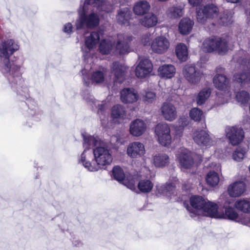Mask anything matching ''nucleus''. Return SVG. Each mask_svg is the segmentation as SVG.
Instances as JSON below:
<instances>
[{"instance_id": "nucleus-12", "label": "nucleus", "mask_w": 250, "mask_h": 250, "mask_svg": "<svg viewBox=\"0 0 250 250\" xmlns=\"http://www.w3.org/2000/svg\"><path fill=\"white\" fill-rule=\"evenodd\" d=\"M226 136L233 146L238 145L244 138V131L237 126H229L226 129Z\"/></svg>"}, {"instance_id": "nucleus-51", "label": "nucleus", "mask_w": 250, "mask_h": 250, "mask_svg": "<svg viewBox=\"0 0 250 250\" xmlns=\"http://www.w3.org/2000/svg\"><path fill=\"white\" fill-rule=\"evenodd\" d=\"M150 34L149 33H147L144 35L142 38L141 42L144 45H147L150 44Z\"/></svg>"}, {"instance_id": "nucleus-21", "label": "nucleus", "mask_w": 250, "mask_h": 250, "mask_svg": "<svg viewBox=\"0 0 250 250\" xmlns=\"http://www.w3.org/2000/svg\"><path fill=\"white\" fill-rule=\"evenodd\" d=\"M121 100L124 103H133L139 98L137 92L133 88H126L121 91Z\"/></svg>"}, {"instance_id": "nucleus-28", "label": "nucleus", "mask_w": 250, "mask_h": 250, "mask_svg": "<svg viewBox=\"0 0 250 250\" xmlns=\"http://www.w3.org/2000/svg\"><path fill=\"white\" fill-rule=\"evenodd\" d=\"M139 23L146 27H152L158 23V17L153 13H147L139 20Z\"/></svg>"}, {"instance_id": "nucleus-9", "label": "nucleus", "mask_w": 250, "mask_h": 250, "mask_svg": "<svg viewBox=\"0 0 250 250\" xmlns=\"http://www.w3.org/2000/svg\"><path fill=\"white\" fill-rule=\"evenodd\" d=\"M208 201L207 199L200 196H192L190 198V204L191 207L188 206V210L191 217L197 215H201L204 207Z\"/></svg>"}, {"instance_id": "nucleus-26", "label": "nucleus", "mask_w": 250, "mask_h": 250, "mask_svg": "<svg viewBox=\"0 0 250 250\" xmlns=\"http://www.w3.org/2000/svg\"><path fill=\"white\" fill-rule=\"evenodd\" d=\"M150 7L149 3L146 0H139L134 3L133 11L136 15L143 16L147 13Z\"/></svg>"}, {"instance_id": "nucleus-59", "label": "nucleus", "mask_w": 250, "mask_h": 250, "mask_svg": "<svg viewBox=\"0 0 250 250\" xmlns=\"http://www.w3.org/2000/svg\"><path fill=\"white\" fill-rule=\"evenodd\" d=\"M216 167H217V168H216V170H217L218 169H219V168H220V166L219 165H218Z\"/></svg>"}, {"instance_id": "nucleus-23", "label": "nucleus", "mask_w": 250, "mask_h": 250, "mask_svg": "<svg viewBox=\"0 0 250 250\" xmlns=\"http://www.w3.org/2000/svg\"><path fill=\"white\" fill-rule=\"evenodd\" d=\"M220 211L217 204L208 200L201 215L219 219Z\"/></svg>"}, {"instance_id": "nucleus-7", "label": "nucleus", "mask_w": 250, "mask_h": 250, "mask_svg": "<svg viewBox=\"0 0 250 250\" xmlns=\"http://www.w3.org/2000/svg\"><path fill=\"white\" fill-rule=\"evenodd\" d=\"M218 12L217 7L212 4L201 5L196 10L197 20L199 22L204 23L208 19L217 17Z\"/></svg>"}, {"instance_id": "nucleus-45", "label": "nucleus", "mask_w": 250, "mask_h": 250, "mask_svg": "<svg viewBox=\"0 0 250 250\" xmlns=\"http://www.w3.org/2000/svg\"><path fill=\"white\" fill-rule=\"evenodd\" d=\"M247 151L248 149L246 147L242 146L237 147L233 153V159L238 162L241 161L245 157Z\"/></svg>"}, {"instance_id": "nucleus-48", "label": "nucleus", "mask_w": 250, "mask_h": 250, "mask_svg": "<svg viewBox=\"0 0 250 250\" xmlns=\"http://www.w3.org/2000/svg\"><path fill=\"white\" fill-rule=\"evenodd\" d=\"M142 95L143 100L145 103H152L156 100V94L153 91H146Z\"/></svg>"}, {"instance_id": "nucleus-47", "label": "nucleus", "mask_w": 250, "mask_h": 250, "mask_svg": "<svg viewBox=\"0 0 250 250\" xmlns=\"http://www.w3.org/2000/svg\"><path fill=\"white\" fill-rule=\"evenodd\" d=\"M236 98L238 102L241 104H245L248 102L250 97L249 93L245 91L242 90L236 93Z\"/></svg>"}, {"instance_id": "nucleus-16", "label": "nucleus", "mask_w": 250, "mask_h": 250, "mask_svg": "<svg viewBox=\"0 0 250 250\" xmlns=\"http://www.w3.org/2000/svg\"><path fill=\"white\" fill-rule=\"evenodd\" d=\"M126 153L128 156L132 158L141 157L145 153V146L139 142L130 143L127 147Z\"/></svg>"}, {"instance_id": "nucleus-35", "label": "nucleus", "mask_w": 250, "mask_h": 250, "mask_svg": "<svg viewBox=\"0 0 250 250\" xmlns=\"http://www.w3.org/2000/svg\"><path fill=\"white\" fill-rule=\"evenodd\" d=\"M167 14L170 19L179 18L184 14V7L178 5L170 6L167 10Z\"/></svg>"}, {"instance_id": "nucleus-10", "label": "nucleus", "mask_w": 250, "mask_h": 250, "mask_svg": "<svg viewBox=\"0 0 250 250\" xmlns=\"http://www.w3.org/2000/svg\"><path fill=\"white\" fill-rule=\"evenodd\" d=\"M182 74L184 78L190 83H198L202 77V73L194 65L187 64L183 67Z\"/></svg>"}, {"instance_id": "nucleus-46", "label": "nucleus", "mask_w": 250, "mask_h": 250, "mask_svg": "<svg viewBox=\"0 0 250 250\" xmlns=\"http://www.w3.org/2000/svg\"><path fill=\"white\" fill-rule=\"evenodd\" d=\"M216 52L219 54L224 55L229 50V46L227 40L219 38Z\"/></svg>"}, {"instance_id": "nucleus-20", "label": "nucleus", "mask_w": 250, "mask_h": 250, "mask_svg": "<svg viewBox=\"0 0 250 250\" xmlns=\"http://www.w3.org/2000/svg\"><path fill=\"white\" fill-rule=\"evenodd\" d=\"M146 127V124L144 121L136 119L130 123L129 131L134 136H140L145 132Z\"/></svg>"}, {"instance_id": "nucleus-19", "label": "nucleus", "mask_w": 250, "mask_h": 250, "mask_svg": "<svg viewBox=\"0 0 250 250\" xmlns=\"http://www.w3.org/2000/svg\"><path fill=\"white\" fill-rule=\"evenodd\" d=\"M225 211H220L219 219H229L242 224L243 218H241L235 209L230 206H224Z\"/></svg>"}, {"instance_id": "nucleus-42", "label": "nucleus", "mask_w": 250, "mask_h": 250, "mask_svg": "<svg viewBox=\"0 0 250 250\" xmlns=\"http://www.w3.org/2000/svg\"><path fill=\"white\" fill-rule=\"evenodd\" d=\"M105 70L102 68L97 70L93 72L91 76V80L92 83H100L104 81Z\"/></svg>"}, {"instance_id": "nucleus-27", "label": "nucleus", "mask_w": 250, "mask_h": 250, "mask_svg": "<svg viewBox=\"0 0 250 250\" xmlns=\"http://www.w3.org/2000/svg\"><path fill=\"white\" fill-rule=\"evenodd\" d=\"M125 116V108L121 104H116L113 106L111 117L113 121L115 123H121Z\"/></svg>"}, {"instance_id": "nucleus-25", "label": "nucleus", "mask_w": 250, "mask_h": 250, "mask_svg": "<svg viewBox=\"0 0 250 250\" xmlns=\"http://www.w3.org/2000/svg\"><path fill=\"white\" fill-rule=\"evenodd\" d=\"M84 3H86L88 6L96 7L99 11L109 13L112 11L113 8L112 5L107 4L106 0H85Z\"/></svg>"}, {"instance_id": "nucleus-32", "label": "nucleus", "mask_w": 250, "mask_h": 250, "mask_svg": "<svg viewBox=\"0 0 250 250\" xmlns=\"http://www.w3.org/2000/svg\"><path fill=\"white\" fill-rule=\"evenodd\" d=\"M131 13L129 9L127 7L120 9L116 15V20L118 23L121 24H128L130 19Z\"/></svg>"}, {"instance_id": "nucleus-18", "label": "nucleus", "mask_w": 250, "mask_h": 250, "mask_svg": "<svg viewBox=\"0 0 250 250\" xmlns=\"http://www.w3.org/2000/svg\"><path fill=\"white\" fill-rule=\"evenodd\" d=\"M161 111L164 118L169 122L174 121L177 117V111L175 106L171 103L165 102L163 104Z\"/></svg>"}, {"instance_id": "nucleus-5", "label": "nucleus", "mask_w": 250, "mask_h": 250, "mask_svg": "<svg viewBox=\"0 0 250 250\" xmlns=\"http://www.w3.org/2000/svg\"><path fill=\"white\" fill-rule=\"evenodd\" d=\"M214 86L219 90L224 92L225 95L222 97L218 95V101L220 104H224L230 99L231 94L230 92V80L227 76L223 74H216L213 79Z\"/></svg>"}, {"instance_id": "nucleus-33", "label": "nucleus", "mask_w": 250, "mask_h": 250, "mask_svg": "<svg viewBox=\"0 0 250 250\" xmlns=\"http://www.w3.org/2000/svg\"><path fill=\"white\" fill-rule=\"evenodd\" d=\"M194 22L189 18H183L179 24V31L182 35L188 34L191 31Z\"/></svg>"}, {"instance_id": "nucleus-60", "label": "nucleus", "mask_w": 250, "mask_h": 250, "mask_svg": "<svg viewBox=\"0 0 250 250\" xmlns=\"http://www.w3.org/2000/svg\"><path fill=\"white\" fill-rule=\"evenodd\" d=\"M246 62H242V65H246Z\"/></svg>"}, {"instance_id": "nucleus-55", "label": "nucleus", "mask_w": 250, "mask_h": 250, "mask_svg": "<svg viewBox=\"0 0 250 250\" xmlns=\"http://www.w3.org/2000/svg\"><path fill=\"white\" fill-rule=\"evenodd\" d=\"M190 188V186L189 185H184L182 188L184 190H188Z\"/></svg>"}, {"instance_id": "nucleus-54", "label": "nucleus", "mask_w": 250, "mask_h": 250, "mask_svg": "<svg viewBox=\"0 0 250 250\" xmlns=\"http://www.w3.org/2000/svg\"><path fill=\"white\" fill-rule=\"evenodd\" d=\"M229 17H227V19L226 18L221 17V20L222 21V23L223 24L227 25L228 22H229L230 19H228Z\"/></svg>"}, {"instance_id": "nucleus-49", "label": "nucleus", "mask_w": 250, "mask_h": 250, "mask_svg": "<svg viewBox=\"0 0 250 250\" xmlns=\"http://www.w3.org/2000/svg\"><path fill=\"white\" fill-rule=\"evenodd\" d=\"M63 32L67 35H70L73 31V26L71 22L65 23L62 27Z\"/></svg>"}, {"instance_id": "nucleus-15", "label": "nucleus", "mask_w": 250, "mask_h": 250, "mask_svg": "<svg viewBox=\"0 0 250 250\" xmlns=\"http://www.w3.org/2000/svg\"><path fill=\"white\" fill-rule=\"evenodd\" d=\"M83 98L91 105H94L98 108L97 114L99 116L101 120H103L102 115L105 116L106 110L109 106V104L106 101L100 102L94 99L93 96L91 95L89 93L86 92L83 95Z\"/></svg>"}, {"instance_id": "nucleus-50", "label": "nucleus", "mask_w": 250, "mask_h": 250, "mask_svg": "<svg viewBox=\"0 0 250 250\" xmlns=\"http://www.w3.org/2000/svg\"><path fill=\"white\" fill-rule=\"evenodd\" d=\"M82 74L83 76V79L84 83L88 86L90 84V82L88 80V70L86 68H84L81 71Z\"/></svg>"}, {"instance_id": "nucleus-6", "label": "nucleus", "mask_w": 250, "mask_h": 250, "mask_svg": "<svg viewBox=\"0 0 250 250\" xmlns=\"http://www.w3.org/2000/svg\"><path fill=\"white\" fill-rule=\"evenodd\" d=\"M112 175L114 179L131 190L136 189V183L138 181L136 176L132 175L125 176L122 169L119 166L114 167L112 169Z\"/></svg>"}, {"instance_id": "nucleus-34", "label": "nucleus", "mask_w": 250, "mask_h": 250, "mask_svg": "<svg viewBox=\"0 0 250 250\" xmlns=\"http://www.w3.org/2000/svg\"><path fill=\"white\" fill-rule=\"evenodd\" d=\"M156 188L158 194L167 197H171L175 193V186L172 184L158 185Z\"/></svg>"}, {"instance_id": "nucleus-30", "label": "nucleus", "mask_w": 250, "mask_h": 250, "mask_svg": "<svg viewBox=\"0 0 250 250\" xmlns=\"http://www.w3.org/2000/svg\"><path fill=\"white\" fill-rule=\"evenodd\" d=\"M175 73L176 69L172 64L161 65L158 69V75L165 79H170L173 77Z\"/></svg>"}, {"instance_id": "nucleus-38", "label": "nucleus", "mask_w": 250, "mask_h": 250, "mask_svg": "<svg viewBox=\"0 0 250 250\" xmlns=\"http://www.w3.org/2000/svg\"><path fill=\"white\" fill-rule=\"evenodd\" d=\"M100 40L99 34L97 32H92L85 38V44L89 50L93 48Z\"/></svg>"}, {"instance_id": "nucleus-1", "label": "nucleus", "mask_w": 250, "mask_h": 250, "mask_svg": "<svg viewBox=\"0 0 250 250\" xmlns=\"http://www.w3.org/2000/svg\"><path fill=\"white\" fill-rule=\"evenodd\" d=\"M100 139L96 136H85L83 137L84 150L78 159V163L87 170L97 171L111 164L112 157L110 151L103 146Z\"/></svg>"}, {"instance_id": "nucleus-37", "label": "nucleus", "mask_w": 250, "mask_h": 250, "mask_svg": "<svg viewBox=\"0 0 250 250\" xmlns=\"http://www.w3.org/2000/svg\"><path fill=\"white\" fill-rule=\"evenodd\" d=\"M211 92V89L208 87H206L201 90L198 93L195 98L197 104L202 105L204 104L209 97Z\"/></svg>"}, {"instance_id": "nucleus-13", "label": "nucleus", "mask_w": 250, "mask_h": 250, "mask_svg": "<svg viewBox=\"0 0 250 250\" xmlns=\"http://www.w3.org/2000/svg\"><path fill=\"white\" fill-rule=\"evenodd\" d=\"M152 68V64L149 60L142 59L136 67L135 75L139 78H146L151 72Z\"/></svg>"}, {"instance_id": "nucleus-52", "label": "nucleus", "mask_w": 250, "mask_h": 250, "mask_svg": "<svg viewBox=\"0 0 250 250\" xmlns=\"http://www.w3.org/2000/svg\"><path fill=\"white\" fill-rule=\"evenodd\" d=\"M242 224L250 227V217L245 216L242 221Z\"/></svg>"}, {"instance_id": "nucleus-17", "label": "nucleus", "mask_w": 250, "mask_h": 250, "mask_svg": "<svg viewBox=\"0 0 250 250\" xmlns=\"http://www.w3.org/2000/svg\"><path fill=\"white\" fill-rule=\"evenodd\" d=\"M181 167L184 168H191L194 164L191 153L186 149H181L179 153L177 154Z\"/></svg>"}, {"instance_id": "nucleus-43", "label": "nucleus", "mask_w": 250, "mask_h": 250, "mask_svg": "<svg viewBox=\"0 0 250 250\" xmlns=\"http://www.w3.org/2000/svg\"><path fill=\"white\" fill-rule=\"evenodd\" d=\"M206 180L208 185L211 187H214L218 185L219 182V177L216 172L210 171L207 174Z\"/></svg>"}, {"instance_id": "nucleus-36", "label": "nucleus", "mask_w": 250, "mask_h": 250, "mask_svg": "<svg viewBox=\"0 0 250 250\" xmlns=\"http://www.w3.org/2000/svg\"><path fill=\"white\" fill-rule=\"evenodd\" d=\"M152 162L155 167H163L168 165L169 157L165 154H158L154 156Z\"/></svg>"}, {"instance_id": "nucleus-2", "label": "nucleus", "mask_w": 250, "mask_h": 250, "mask_svg": "<svg viewBox=\"0 0 250 250\" xmlns=\"http://www.w3.org/2000/svg\"><path fill=\"white\" fill-rule=\"evenodd\" d=\"M18 42L13 39L0 42V71L6 76L9 84L13 90L21 86L23 80L21 72V66L16 63L11 64L10 57L19 49Z\"/></svg>"}, {"instance_id": "nucleus-44", "label": "nucleus", "mask_w": 250, "mask_h": 250, "mask_svg": "<svg viewBox=\"0 0 250 250\" xmlns=\"http://www.w3.org/2000/svg\"><path fill=\"white\" fill-rule=\"evenodd\" d=\"M189 117L195 122H199L205 118L203 111L198 107H193L190 110Z\"/></svg>"}, {"instance_id": "nucleus-29", "label": "nucleus", "mask_w": 250, "mask_h": 250, "mask_svg": "<svg viewBox=\"0 0 250 250\" xmlns=\"http://www.w3.org/2000/svg\"><path fill=\"white\" fill-rule=\"evenodd\" d=\"M233 80L242 86L249 84L250 83V69H244L242 72L236 73L233 76Z\"/></svg>"}, {"instance_id": "nucleus-3", "label": "nucleus", "mask_w": 250, "mask_h": 250, "mask_svg": "<svg viewBox=\"0 0 250 250\" xmlns=\"http://www.w3.org/2000/svg\"><path fill=\"white\" fill-rule=\"evenodd\" d=\"M131 40V36L120 34L117 37L116 45L115 41L111 38L102 40L99 45V50L103 54H109L115 49L120 54L124 55L129 52L128 43Z\"/></svg>"}, {"instance_id": "nucleus-58", "label": "nucleus", "mask_w": 250, "mask_h": 250, "mask_svg": "<svg viewBox=\"0 0 250 250\" xmlns=\"http://www.w3.org/2000/svg\"><path fill=\"white\" fill-rule=\"evenodd\" d=\"M116 138V142H118L119 141V139L116 136H113L112 137V140L113 141L114 139Z\"/></svg>"}, {"instance_id": "nucleus-24", "label": "nucleus", "mask_w": 250, "mask_h": 250, "mask_svg": "<svg viewBox=\"0 0 250 250\" xmlns=\"http://www.w3.org/2000/svg\"><path fill=\"white\" fill-rule=\"evenodd\" d=\"M246 190L245 184L242 181L234 182L228 188L229 194L232 197L240 196Z\"/></svg>"}, {"instance_id": "nucleus-31", "label": "nucleus", "mask_w": 250, "mask_h": 250, "mask_svg": "<svg viewBox=\"0 0 250 250\" xmlns=\"http://www.w3.org/2000/svg\"><path fill=\"white\" fill-rule=\"evenodd\" d=\"M219 37H212L205 40L203 43V49L208 52L216 51L217 44L219 43Z\"/></svg>"}, {"instance_id": "nucleus-14", "label": "nucleus", "mask_w": 250, "mask_h": 250, "mask_svg": "<svg viewBox=\"0 0 250 250\" xmlns=\"http://www.w3.org/2000/svg\"><path fill=\"white\" fill-rule=\"evenodd\" d=\"M170 43L168 40L164 36L155 38L151 42V49L157 54H163L168 49Z\"/></svg>"}, {"instance_id": "nucleus-4", "label": "nucleus", "mask_w": 250, "mask_h": 250, "mask_svg": "<svg viewBox=\"0 0 250 250\" xmlns=\"http://www.w3.org/2000/svg\"><path fill=\"white\" fill-rule=\"evenodd\" d=\"M89 9L90 7L86 3H83V7H80L78 11L79 17L75 23L77 30L83 29L84 27L92 29L99 24V16L94 11L88 13Z\"/></svg>"}, {"instance_id": "nucleus-53", "label": "nucleus", "mask_w": 250, "mask_h": 250, "mask_svg": "<svg viewBox=\"0 0 250 250\" xmlns=\"http://www.w3.org/2000/svg\"><path fill=\"white\" fill-rule=\"evenodd\" d=\"M188 3L193 6H197L202 1V0H188Z\"/></svg>"}, {"instance_id": "nucleus-41", "label": "nucleus", "mask_w": 250, "mask_h": 250, "mask_svg": "<svg viewBox=\"0 0 250 250\" xmlns=\"http://www.w3.org/2000/svg\"><path fill=\"white\" fill-rule=\"evenodd\" d=\"M235 208L244 213H250V200L248 199H239L234 204Z\"/></svg>"}, {"instance_id": "nucleus-40", "label": "nucleus", "mask_w": 250, "mask_h": 250, "mask_svg": "<svg viewBox=\"0 0 250 250\" xmlns=\"http://www.w3.org/2000/svg\"><path fill=\"white\" fill-rule=\"evenodd\" d=\"M137 187L141 192L148 193L152 189L153 184L148 179H141L138 181Z\"/></svg>"}, {"instance_id": "nucleus-22", "label": "nucleus", "mask_w": 250, "mask_h": 250, "mask_svg": "<svg viewBox=\"0 0 250 250\" xmlns=\"http://www.w3.org/2000/svg\"><path fill=\"white\" fill-rule=\"evenodd\" d=\"M127 69V67L125 65L118 62H115L113 63L111 71L114 75L115 82L119 83L123 82L125 72Z\"/></svg>"}, {"instance_id": "nucleus-39", "label": "nucleus", "mask_w": 250, "mask_h": 250, "mask_svg": "<svg viewBox=\"0 0 250 250\" xmlns=\"http://www.w3.org/2000/svg\"><path fill=\"white\" fill-rule=\"evenodd\" d=\"M175 53L178 59L181 61L184 62L188 58V51L187 46L183 43L177 45L175 48Z\"/></svg>"}, {"instance_id": "nucleus-56", "label": "nucleus", "mask_w": 250, "mask_h": 250, "mask_svg": "<svg viewBox=\"0 0 250 250\" xmlns=\"http://www.w3.org/2000/svg\"><path fill=\"white\" fill-rule=\"evenodd\" d=\"M227 2L231 3H237L240 0H226Z\"/></svg>"}, {"instance_id": "nucleus-8", "label": "nucleus", "mask_w": 250, "mask_h": 250, "mask_svg": "<svg viewBox=\"0 0 250 250\" xmlns=\"http://www.w3.org/2000/svg\"><path fill=\"white\" fill-rule=\"evenodd\" d=\"M155 133L159 143L163 146H168L171 143L170 129L168 125L166 123L157 124Z\"/></svg>"}, {"instance_id": "nucleus-11", "label": "nucleus", "mask_w": 250, "mask_h": 250, "mask_svg": "<svg viewBox=\"0 0 250 250\" xmlns=\"http://www.w3.org/2000/svg\"><path fill=\"white\" fill-rule=\"evenodd\" d=\"M192 138L194 142L202 147H209L213 145L212 138L205 130H196L193 133Z\"/></svg>"}, {"instance_id": "nucleus-57", "label": "nucleus", "mask_w": 250, "mask_h": 250, "mask_svg": "<svg viewBox=\"0 0 250 250\" xmlns=\"http://www.w3.org/2000/svg\"><path fill=\"white\" fill-rule=\"evenodd\" d=\"M224 68H222V67L217 68V72L218 73H219V72H220V73L223 72L224 71Z\"/></svg>"}]
</instances>
